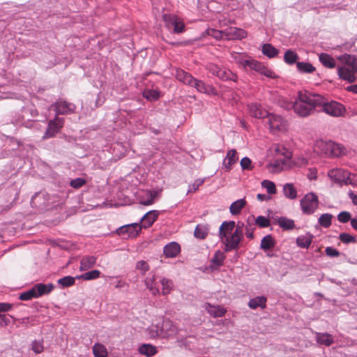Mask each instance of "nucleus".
I'll list each match as a JSON object with an SVG mask.
<instances>
[{
  "label": "nucleus",
  "mask_w": 357,
  "mask_h": 357,
  "mask_svg": "<svg viewBox=\"0 0 357 357\" xmlns=\"http://www.w3.org/2000/svg\"><path fill=\"white\" fill-rule=\"evenodd\" d=\"M244 224L238 222L236 225L234 221H225L219 229V236L225 245L226 251L236 250L243 237Z\"/></svg>",
  "instance_id": "f257e3e1"
},
{
  "label": "nucleus",
  "mask_w": 357,
  "mask_h": 357,
  "mask_svg": "<svg viewBox=\"0 0 357 357\" xmlns=\"http://www.w3.org/2000/svg\"><path fill=\"white\" fill-rule=\"evenodd\" d=\"M319 94L307 91H299L294 100V113L299 117L305 118L313 115L318 108Z\"/></svg>",
  "instance_id": "f03ea898"
},
{
  "label": "nucleus",
  "mask_w": 357,
  "mask_h": 357,
  "mask_svg": "<svg viewBox=\"0 0 357 357\" xmlns=\"http://www.w3.org/2000/svg\"><path fill=\"white\" fill-rule=\"evenodd\" d=\"M344 66L337 67V75L340 79L353 83L356 80L357 57L354 55L344 54L337 57Z\"/></svg>",
  "instance_id": "7ed1b4c3"
},
{
  "label": "nucleus",
  "mask_w": 357,
  "mask_h": 357,
  "mask_svg": "<svg viewBox=\"0 0 357 357\" xmlns=\"http://www.w3.org/2000/svg\"><path fill=\"white\" fill-rule=\"evenodd\" d=\"M318 108L326 114L335 118L344 116L347 113L344 105L335 100L329 101L320 94H319Z\"/></svg>",
  "instance_id": "20e7f679"
},
{
  "label": "nucleus",
  "mask_w": 357,
  "mask_h": 357,
  "mask_svg": "<svg viewBox=\"0 0 357 357\" xmlns=\"http://www.w3.org/2000/svg\"><path fill=\"white\" fill-rule=\"evenodd\" d=\"M315 149L319 154L328 157H339L346 153V149L342 145L331 141H318Z\"/></svg>",
  "instance_id": "39448f33"
},
{
  "label": "nucleus",
  "mask_w": 357,
  "mask_h": 357,
  "mask_svg": "<svg viewBox=\"0 0 357 357\" xmlns=\"http://www.w3.org/2000/svg\"><path fill=\"white\" fill-rule=\"evenodd\" d=\"M328 176L334 183L340 185H357V175L351 174L348 171L343 169H332L328 171Z\"/></svg>",
  "instance_id": "423d86ee"
},
{
  "label": "nucleus",
  "mask_w": 357,
  "mask_h": 357,
  "mask_svg": "<svg viewBox=\"0 0 357 357\" xmlns=\"http://www.w3.org/2000/svg\"><path fill=\"white\" fill-rule=\"evenodd\" d=\"M206 69L222 80H232L234 82H236L237 80V75L229 69L221 67L215 63H208L206 66Z\"/></svg>",
  "instance_id": "0eeeda50"
},
{
  "label": "nucleus",
  "mask_w": 357,
  "mask_h": 357,
  "mask_svg": "<svg viewBox=\"0 0 357 357\" xmlns=\"http://www.w3.org/2000/svg\"><path fill=\"white\" fill-rule=\"evenodd\" d=\"M319 206L318 197L314 192L306 194L301 200L302 211L307 215L312 214Z\"/></svg>",
  "instance_id": "6e6552de"
},
{
  "label": "nucleus",
  "mask_w": 357,
  "mask_h": 357,
  "mask_svg": "<svg viewBox=\"0 0 357 357\" xmlns=\"http://www.w3.org/2000/svg\"><path fill=\"white\" fill-rule=\"evenodd\" d=\"M267 119L269 130L272 133L276 134L287 129V121L281 116L269 114Z\"/></svg>",
  "instance_id": "1a4fd4ad"
},
{
  "label": "nucleus",
  "mask_w": 357,
  "mask_h": 357,
  "mask_svg": "<svg viewBox=\"0 0 357 357\" xmlns=\"http://www.w3.org/2000/svg\"><path fill=\"white\" fill-rule=\"evenodd\" d=\"M142 227L139 223L128 224L120 227L116 233L123 238H135L141 231Z\"/></svg>",
  "instance_id": "9d476101"
},
{
  "label": "nucleus",
  "mask_w": 357,
  "mask_h": 357,
  "mask_svg": "<svg viewBox=\"0 0 357 357\" xmlns=\"http://www.w3.org/2000/svg\"><path fill=\"white\" fill-rule=\"evenodd\" d=\"M64 122L63 118L56 116L54 119L49 121L47 130L43 138L45 139L54 137L63 127Z\"/></svg>",
  "instance_id": "9b49d317"
},
{
  "label": "nucleus",
  "mask_w": 357,
  "mask_h": 357,
  "mask_svg": "<svg viewBox=\"0 0 357 357\" xmlns=\"http://www.w3.org/2000/svg\"><path fill=\"white\" fill-rule=\"evenodd\" d=\"M163 20L167 26H172L174 27V32L176 33H181L185 31L184 22L175 15H164Z\"/></svg>",
  "instance_id": "f8f14e48"
},
{
  "label": "nucleus",
  "mask_w": 357,
  "mask_h": 357,
  "mask_svg": "<svg viewBox=\"0 0 357 357\" xmlns=\"http://www.w3.org/2000/svg\"><path fill=\"white\" fill-rule=\"evenodd\" d=\"M56 111V116L74 113L75 105L65 100H59L51 106Z\"/></svg>",
  "instance_id": "ddd939ff"
},
{
  "label": "nucleus",
  "mask_w": 357,
  "mask_h": 357,
  "mask_svg": "<svg viewBox=\"0 0 357 357\" xmlns=\"http://www.w3.org/2000/svg\"><path fill=\"white\" fill-rule=\"evenodd\" d=\"M190 86L195 88L199 92L206 93L208 95H216L217 92L215 89L211 84H208L197 79H192Z\"/></svg>",
  "instance_id": "4468645a"
},
{
  "label": "nucleus",
  "mask_w": 357,
  "mask_h": 357,
  "mask_svg": "<svg viewBox=\"0 0 357 357\" xmlns=\"http://www.w3.org/2000/svg\"><path fill=\"white\" fill-rule=\"evenodd\" d=\"M225 38L227 40H241L247 37V31L236 27H229L224 30Z\"/></svg>",
  "instance_id": "2eb2a0df"
},
{
  "label": "nucleus",
  "mask_w": 357,
  "mask_h": 357,
  "mask_svg": "<svg viewBox=\"0 0 357 357\" xmlns=\"http://www.w3.org/2000/svg\"><path fill=\"white\" fill-rule=\"evenodd\" d=\"M144 282L149 291L153 295L160 294V290L156 281V275L153 272H151L144 278Z\"/></svg>",
  "instance_id": "dca6fc26"
},
{
  "label": "nucleus",
  "mask_w": 357,
  "mask_h": 357,
  "mask_svg": "<svg viewBox=\"0 0 357 357\" xmlns=\"http://www.w3.org/2000/svg\"><path fill=\"white\" fill-rule=\"evenodd\" d=\"M249 114L251 116L257 119L267 118L268 112L264 109L261 105L252 103L248 105Z\"/></svg>",
  "instance_id": "f3484780"
},
{
  "label": "nucleus",
  "mask_w": 357,
  "mask_h": 357,
  "mask_svg": "<svg viewBox=\"0 0 357 357\" xmlns=\"http://www.w3.org/2000/svg\"><path fill=\"white\" fill-rule=\"evenodd\" d=\"M238 160V153L236 149H230L227 151L226 157L223 162L224 168L227 172H229L232 166Z\"/></svg>",
  "instance_id": "a211bd4d"
},
{
  "label": "nucleus",
  "mask_w": 357,
  "mask_h": 357,
  "mask_svg": "<svg viewBox=\"0 0 357 357\" xmlns=\"http://www.w3.org/2000/svg\"><path fill=\"white\" fill-rule=\"evenodd\" d=\"M159 215V212L158 211L153 210L150 211L146 213L141 220L142 228H149L150 227L153 222L158 219Z\"/></svg>",
  "instance_id": "6ab92c4d"
},
{
  "label": "nucleus",
  "mask_w": 357,
  "mask_h": 357,
  "mask_svg": "<svg viewBox=\"0 0 357 357\" xmlns=\"http://www.w3.org/2000/svg\"><path fill=\"white\" fill-rule=\"evenodd\" d=\"M181 252L179 244L176 242H172L166 245L163 248V253L168 258H173L178 255Z\"/></svg>",
  "instance_id": "aec40b11"
},
{
  "label": "nucleus",
  "mask_w": 357,
  "mask_h": 357,
  "mask_svg": "<svg viewBox=\"0 0 357 357\" xmlns=\"http://www.w3.org/2000/svg\"><path fill=\"white\" fill-rule=\"evenodd\" d=\"M204 307L208 313L213 317H222L227 312L226 309L221 305H212L208 303L205 304Z\"/></svg>",
  "instance_id": "412c9836"
},
{
  "label": "nucleus",
  "mask_w": 357,
  "mask_h": 357,
  "mask_svg": "<svg viewBox=\"0 0 357 357\" xmlns=\"http://www.w3.org/2000/svg\"><path fill=\"white\" fill-rule=\"evenodd\" d=\"M174 76L178 81L188 86H190L191 82L194 79L190 73L179 68L176 69Z\"/></svg>",
  "instance_id": "4be33fe9"
},
{
  "label": "nucleus",
  "mask_w": 357,
  "mask_h": 357,
  "mask_svg": "<svg viewBox=\"0 0 357 357\" xmlns=\"http://www.w3.org/2000/svg\"><path fill=\"white\" fill-rule=\"evenodd\" d=\"M36 292V298L45 294H50L54 289L52 284H45L43 283L37 284L33 287Z\"/></svg>",
  "instance_id": "5701e85b"
},
{
  "label": "nucleus",
  "mask_w": 357,
  "mask_h": 357,
  "mask_svg": "<svg viewBox=\"0 0 357 357\" xmlns=\"http://www.w3.org/2000/svg\"><path fill=\"white\" fill-rule=\"evenodd\" d=\"M13 305L7 303H0V313L6 312L12 309ZM10 323L8 317L6 314H0V324L7 326Z\"/></svg>",
  "instance_id": "b1692460"
},
{
  "label": "nucleus",
  "mask_w": 357,
  "mask_h": 357,
  "mask_svg": "<svg viewBox=\"0 0 357 357\" xmlns=\"http://www.w3.org/2000/svg\"><path fill=\"white\" fill-rule=\"evenodd\" d=\"M96 262V257L94 256H85L80 261V271H86L93 267Z\"/></svg>",
  "instance_id": "393cba45"
},
{
  "label": "nucleus",
  "mask_w": 357,
  "mask_h": 357,
  "mask_svg": "<svg viewBox=\"0 0 357 357\" xmlns=\"http://www.w3.org/2000/svg\"><path fill=\"white\" fill-rule=\"evenodd\" d=\"M225 257L226 256L220 250L216 251L214 256L211 260V268L216 269L221 266L223 264Z\"/></svg>",
  "instance_id": "a878e982"
},
{
  "label": "nucleus",
  "mask_w": 357,
  "mask_h": 357,
  "mask_svg": "<svg viewBox=\"0 0 357 357\" xmlns=\"http://www.w3.org/2000/svg\"><path fill=\"white\" fill-rule=\"evenodd\" d=\"M245 199H240L233 202L229 207V211L233 215H236L241 213L242 209L246 205Z\"/></svg>",
  "instance_id": "bb28decb"
},
{
  "label": "nucleus",
  "mask_w": 357,
  "mask_h": 357,
  "mask_svg": "<svg viewBox=\"0 0 357 357\" xmlns=\"http://www.w3.org/2000/svg\"><path fill=\"white\" fill-rule=\"evenodd\" d=\"M266 301L267 298L265 296H257L250 300L248 306L254 310L257 307L264 309L266 306Z\"/></svg>",
  "instance_id": "cd10ccee"
},
{
  "label": "nucleus",
  "mask_w": 357,
  "mask_h": 357,
  "mask_svg": "<svg viewBox=\"0 0 357 357\" xmlns=\"http://www.w3.org/2000/svg\"><path fill=\"white\" fill-rule=\"evenodd\" d=\"M320 62L324 66L328 68H334L335 67V59L326 53H321L319 56Z\"/></svg>",
  "instance_id": "c85d7f7f"
},
{
  "label": "nucleus",
  "mask_w": 357,
  "mask_h": 357,
  "mask_svg": "<svg viewBox=\"0 0 357 357\" xmlns=\"http://www.w3.org/2000/svg\"><path fill=\"white\" fill-rule=\"evenodd\" d=\"M254 70L259 73L261 75H265L267 77L274 79L276 77L275 73L271 69L268 68L263 63L257 62Z\"/></svg>",
  "instance_id": "c756f323"
},
{
  "label": "nucleus",
  "mask_w": 357,
  "mask_h": 357,
  "mask_svg": "<svg viewBox=\"0 0 357 357\" xmlns=\"http://www.w3.org/2000/svg\"><path fill=\"white\" fill-rule=\"evenodd\" d=\"M316 339L319 344L326 347L331 346L334 342L333 336L328 333H317Z\"/></svg>",
  "instance_id": "7c9ffc66"
},
{
  "label": "nucleus",
  "mask_w": 357,
  "mask_h": 357,
  "mask_svg": "<svg viewBox=\"0 0 357 357\" xmlns=\"http://www.w3.org/2000/svg\"><path fill=\"white\" fill-rule=\"evenodd\" d=\"M160 282L162 285L161 294L164 296L169 294L174 287L173 281L166 278H162L160 279Z\"/></svg>",
  "instance_id": "2f4dec72"
},
{
  "label": "nucleus",
  "mask_w": 357,
  "mask_h": 357,
  "mask_svg": "<svg viewBox=\"0 0 357 357\" xmlns=\"http://www.w3.org/2000/svg\"><path fill=\"white\" fill-rule=\"evenodd\" d=\"M237 59L238 63L241 64L242 66H243L244 68L248 67L252 70H255V66H256L258 62L255 59L247 58L245 56L243 55H238V58Z\"/></svg>",
  "instance_id": "473e14b6"
},
{
  "label": "nucleus",
  "mask_w": 357,
  "mask_h": 357,
  "mask_svg": "<svg viewBox=\"0 0 357 357\" xmlns=\"http://www.w3.org/2000/svg\"><path fill=\"white\" fill-rule=\"evenodd\" d=\"M139 352L146 357H151L157 354V349L150 344H144L139 348Z\"/></svg>",
  "instance_id": "72a5a7b5"
},
{
  "label": "nucleus",
  "mask_w": 357,
  "mask_h": 357,
  "mask_svg": "<svg viewBox=\"0 0 357 357\" xmlns=\"http://www.w3.org/2000/svg\"><path fill=\"white\" fill-rule=\"evenodd\" d=\"M93 354L95 357H107L108 356L106 347L100 343H96L93 345Z\"/></svg>",
  "instance_id": "f704fd0d"
},
{
  "label": "nucleus",
  "mask_w": 357,
  "mask_h": 357,
  "mask_svg": "<svg viewBox=\"0 0 357 357\" xmlns=\"http://www.w3.org/2000/svg\"><path fill=\"white\" fill-rule=\"evenodd\" d=\"M283 192L286 197L294 199L297 197V191L292 183H287L283 187Z\"/></svg>",
  "instance_id": "c9c22d12"
},
{
  "label": "nucleus",
  "mask_w": 357,
  "mask_h": 357,
  "mask_svg": "<svg viewBox=\"0 0 357 357\" xmlns=\"http://www.w3.org/2000/svg\"><path fill=\"white\" fill-rule=\"evenodd\" d=\"M208 233V228L206 226L198 225L195 227L194 235L197 238L205 239Z\"/></svg>",
  "instance_id": "e433bc0d"
},
{
  "label": "nucleus",
  "mask_w": 357,
  "mask_h": 357,
  "mask_svg": "<svg viewBox=\"0 0 357 357\" xmlns=\"http://www.w3.org/2000/svg\"><path fill=\"white\" fill-rule=\"evenodd\" d=\"M262 52L269 58H273L279 53V51L272 45L267 43L262 46Z\"/></svg>",
  "instance_id": "4c0bfd02"
},
{
  "label": "nucleus",
  "mask_w": 357,
  "mask_h": 357,
  "mask_svg": "<svg viewBox=\"0 0 357 357\" xmlns=\"http://www.w3.org/2000/svg\"><path fill=\"white\" fill-rule=\"evenodd\" d=\"M296 67L300 72L304 73H312L316 70L312 64L306 62H297Z\"/></svg>",
  "instance_id": "58836bf2"
},
{
  "label": "nucleus",
  "mask_w": 357,
  "mask_h": 357,
  "mask_svg": "<svg viewBox=\"0 0 357 357\" xmlns=\"http://www.w3.org/2000/svg\"><path fill=\"white\" fill-rule=\"evenodd\" d=\"M143 96L150 101H155L160 98V92L155 89H146L143 92Z\"/></svg>",
  "instance_id": "ea45409f"
},
{
  "label": "nucleus",
  "mask_w": 357,
  "mask_h": 357,
  "mask_svg": "<svg viewBox=\"0 0 357 357\" xmlns=\"http://www.w3.org/2000/svg\"><path fill=\"white\" fill-rule=\"evenodd\" d=\"M332 218L333 215L330 213H324L319 217L318 222L323 227L328 228L331 225Z\"/></svg>",
  "instance_id": "a19ab883"
},
{
  "label": "nucleus",
  "mask_w": 357,
  "mask_h": 357,
  "mask_svg": "<svg viewBox=\"0 0 357 357\" xmlns=\"http://www.w3.org/2000/svg\"><path fill=\"white\" fill-rule=\"evenodd\" d=\"M312 243V236H301L297 238L296 243L298 246L303 248H307Z\"/></svg>",
  "instance_id": "79ce46f5"
},
{
  "label": "nucleus",
  "mask_w": 357,
  "mask_h": 357,
  "mask_svg": "<svg viewBox=\"0 0 357 357\" xmlns=\"http://www.w3.org/2000/svg\"><path fill=\"white\" fill-rule=\"evenodd\" d=\"M275 243L271 235L264 236L261 241V248L263 250H269L274 247Z\"/></svg>",
  "instance_id": "37998d69"
},
{
  "label": "nucleus",
  "mask_w": 357,
  "mask_h": 357,
  "mask_svg": "<svg viewBox=\"0 0 357 357\" xmlns=\"http://www.w3.org/2000/svg\"><path fill=\"white\" fill-rule=\"evenodd\" d=\"M298 59V54L291 50H287L284 56V61L289 64H294Z\"/></svg>",
  "instance_id": "c03bdc74"
},
{
  "label": "nucleus",
  "mask_w": 357,
  "mask_h": 357,
  "mask_svg": "<svg viewBox=\"0 0 357 357\" xmlns=\"http://www.w3.org/2000/svg\"><path fill=\"white\" fill-rule=\"evenodd\" d=\"M100 275V271L98 270H93L89 272H86L79 277V278H82L85 280H91L97 279Z\"/></svg>",
  "instance_id": "a18cd8bd"
},
{
  "label": "nucleus",
  "mask_w": 357,
  "mask_h": 357,
  "mask_svg": "<svg viewBox=\"0 0 357 357\" xmlns=\"http://www.w3.org/2000/svg\"><path fill=\"white\" fill-rule=\"evenodd\" d=\"M278 225L280 227L286 229H291L295 226L293 220L284 218L278 220Z\"/></svg>",
  "instance_id": "49530a36"
},
{
  "label": "nucleus",
  "mask_w": 357,
  "mask_h": 357,
  "mask_svg": "<svg viewBox=\"0 0 357 357\" xmlns=\"http://www.w3.org/2000/svg\"><path fill=\"white\" fill-rule=\"evenodd\" d=\"M146 195L148 197V199L145 200L142 198L140 199L139 202L141 204L144 206H149L154 203V200L157 196V193L155 192H147Z\"/></svg>",
  "instance_id": "de8ad7c7"
},
{
  "label": "nucleus",
  "mask_w": 357,
  "mask_h": 357,
  "mask_svg": "<svg viewBox=\"0 0 357 357\" xmlns=\"http://www.w3.org/2000/svg\"><path fill=\"white\" fill-rule=\"evenodd\" d=\"M261 185L263 188H266L268 193L269 194H275L276 192L275 185L273 182L264 180L261 182Z\"/></svg>",
  "instance_id": "09e8293b"
},
{
  "label": "nucleus",
  "mask_w": 357,
  "mask_h": 357,
  "mask_svg": "<svg viewBox=\"0 0 357 357\" xmlns=\"http://www.w3.org/2000/svg\"><path fill=\"white\" fill-rule=\"evenodd\" d=\"M206 33L208 36H211L218 40H220L225 38L224 31H219L214 29H207Z\"/></svg>",
  "instance_id": "8fccbe9b"
},
{
  "label": "nucleus",
  "mask_w": 357,
  "mask_h": 357,
  "mask_svg": "<svg viewBox=\"0 0 357 357\" xmlns=\"http://www.w3.org/2000/svg\"><path fill=\"white\" fill-rule=\"evenodd\" d=\"M340 240L344 243H356V237L348 233H342L339 236Z\"/></svg>",
  "instance_id": "3c124183"
},
{
  "label": "nucleus",
  "mask_w": 357,
  "mask_h": 357,
  "mask_svg": "<svg viewBox=\"0 0 357 357\" xmlns=\"http://www.w3.org/2000/svg\"><path fill=\"white\" fill-rule=\"evenodd\" d=\"M33 298H36V292L33 288L30 290L20 294L19 298L22 301H29Z\"/></svg>",
  "instance_id": "603ef678"
},
{
  "label": "nucleus",
  "mask_w": 357,
  "mask_h": 357,
  "mask_svg": "<svg viewBox=\"0 0 357 357\" xmlns=\"http://www.w3.org/2000/svg\"><path fill=\"white\" fill-rule=\"evenodd\" d=\"M255 223L261 228L268 227L270 225V220L268 218L259 215L255 220Z\"/></svg>",
  "instance_id": "864d4df0"
},
{
  "label": "nucleus",
  "mask_w": 357,
  "mask_h": 357,
  "mask_svg": "<svg viewBox=\"0 0 357 357\" xmlns=\"http://www.w3.org/2000/svg\"><path fill=\"white\" fill-rule=\"evenodd\" d=\"M241 167L243 170H252L253 169V166L252 165L251 160L248 157H244L241 160L240 162Z\"/></svg>",
  "instance_id": "5fc2aeb1"
},
{
  "label": "nucleus",
  "mask_w": 357,
  "mask_h": 357,
  "mask_svg": "<svg viewBox=\"0 0 357 357\" xmlns=\"http://www.w3.org/2000/svg\"><path fill=\"white\" fill-rule=\"evenodd\" d=\"M75 278L72 276H66L58 280L59 284L63 287H70L75 284Z\"/></svg>",
  "instance_id": "6e6d98bb"
},
{
  "label": "nucleus",
  "mask_w": 357,
  "mask_h": 357,
  "mask_svg": "<svg viewBox=\"0 0 357 357\" xmlns=\"http://www.w3.org/2000/svg\"><path fill=\"white\" fill-rule=\"evenodd\" d=\"M352 219L351 213L347 211H342L337 215V220L342 223H346Z\"/></svg>",
  "instance_id": "4d7b16f0"
},
{
  "label": "nucleus",
  "mask_w": 357,
  "mask_h": 357,
  "mask_svg": "<svg viewBox=\"0 0 357 357\" xmlns=\"http://www.w3.org/2000/svg\"><path fill=\"white\" fill-rule=\"evenodd\" d=\"M31 349L37 354L42 353L44 350L43 342L36 340L33 341L31 344Z\"/></svg>",
  "instance_id": "13d9d810"
},
{
  "label": "nucleus",
  "mask_w": 357,
  "mask_h": 357,
  "mask_svg": "<svg viewBox=\"0 0 357 357\" xmlns=\"http://www.w3.org/2000/svg\"><path fill=\"white\" fill-rule=\"evenodd\" d=\"M86 183V180L82 178H77L70 181V185L72 188L78 189Z\"/></svg>",
  "instance_id": "bf43d9fd"
},
{
  "label": "nucleus",
  "mask_w": 357,
  "mask_h": 357,
  "mask_svg": "<svg viewBox=\"0 0 357 357\" xmlns=\"http://www.w3.org/2000/svg\"><path fill=\"white\" fill-rule=\"evenodd\" d=\"M136 268L141 271L143 274L148 271L150 268L148 263L145 261H139L136 264Z\"/></svg>",
  "instance_id": "052dcab7"
},
{
  "label": "nucleus",
  "mask_w": 357,
  "mask_h": 357,
  "mask_svg": "<svg viewBox=\"0 0 357 357\" xmlns=\"http://www.w3.org/2000/svg\"><path fill=\"white\" fill-rule=\"evenodd\" d=\"M204 183V180L197 179L195 181V183L189 186L188 192H195L199 186H201Z\"/></svg>",
  "instance_id": "680f3d73"
},
{
  "label": "nucleus",
  "mask_w": 357,
  "mask_h": 357,
  "mask_svg": "<svg viewBox=\"0 0 357 357\" xmlns=\"http://www.w3.org/2000/svg\"><path fill=\"white\" fill-rule=\"evenodd\" d=\"M325 251L326 254L330 257H338L340 255L339 251L332 247H327Z\"/></svg>",
  "instance_id": "e2e57ef3"
},
{
  "label": "nucleus",
  "mask_w": 357,
  "mask_h": 357,
  "mask_svg": "<svg viewBox=\"0 0 357 357\" xmlns=\"http://www.w3.org/2000/svg\"><path fill=\"white\" fill-rule=\"evenodd\" d=\"M307 177L312 180V179H317V170L314 168L310 169L309 173L307 174Z\"/></svg>",
  "instance_id": "0e129e2a"
},
{
  "label": "nucleus",
  "mask_w": 357,
  "mask_h": 357,
  "mask_svg": "<svg viewBox=\"0 0 357 357\" xmlns=\"http://www.w3.org/2000/svg\"><path fill=\"white\" fill-rule=\"evenodd\" d=\"M289 105H294V101L291 102L287 100H284L282 103V107L287 110H290L291 109L294 110V107H290Z\"/></svg>",
  "instance_id": "69168bd1"
},
{
  "label": "nucleus",
  "mask_w": 357,
  "mask_h": 357,
  "mask_svg": "<svg viewBox=\"0 0 357 357\" xmlns=\"http://www.w3.org/2000/svg\"><path fill=\"white\" fill-rule=\"evenodd\" d=\"M349 196L351 199L352 203L357 206V195H355L352 191L349 192Z\"/></svg>",
  "instance_id": "338daca9"
},
{
  "label": "nucleus",
  "mask_w": 357,
  "mask_h": 357,
  "mask_svg": "<svg viewBox=\"0 0 357 357\" xmlns=\"http://www.w3.org/2000/svg\"><path fill=\"white\" fill-rule=\"evenodd\" d=\"M347 90L348 91H350V92L357 94V84L347 86Z\"/></svg>",
  "instance_id": "774afa93"
}]
</instances>
